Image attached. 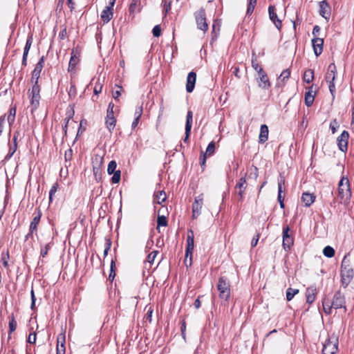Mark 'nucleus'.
Here are the masks:
<instances>
[{"mask_svg": "<svg viewBox=\"0 0 354 354\" xmlns=\"http://www.w3.org/2000/svg\"><path fill=\"white\" fill-rule=\"evenodd\" d=\"M162 6L166 16L171 8V0H162Z\"/></svg>", "mask_w": 354, "mask_h": 354, "instance_id": "42", "label": "nucleus"}, {"mask_svg": "<svg viewBox=\"0 0 354 354\" xmlns=\"http://www.w3.org/2000/svg\"><path fill=\"white\" fill-rule=\"evenodd\" d=\"M114 104L113 102H110L108 105V108H107V111H106V115L105 117V118H115L114 116V111H113V109H114Z\"/></svg>", "mask_w": 354, "mask_h": 354, "instance_id": "47", "label": "nucleus"}, {"mask_svg": "<svg viewBox=\"0 0 354 354\" xmlns=\"http://www.w3.org/2000/svg\"><path fill=\"white\" fill-rule=\"evenodd\" d=\"M327 82L328 83V88H329L330 93H331V95L333 96V99H334L335 95V91H336L334 81L333 82Z\"/></svg>", "mask_w": 354, "mask_h": 354, "instance_id": "63", "label": "nucleus"}, {"mask_svg": "<svg viewBox=\"0 0 354 354\" xmlns=\"http://www.w3.org/2000/svg\"><path fill=\"white\" fill-rule=\"evenodd\" d=\"M194 248V234L191 229L187 230V245L185 249L184 263L187 268L192 264V254Z\"/></svg>", "mask_w": 354, "mask_h": 354, "instance_id": "3", "label": "nucleus"}, {"mask_svg": "<svg viewBox=\"0 0 354 354\" xmlns=\"http://www.w3.org/2000/svg\"><path fill=\"white\" fill-rule=\"evenodd\" d=\"M10 259V253H9L8 250H7L6 252H3L1 253V260H0V268L1 266L3 268H4L7 270L8 273L10 272V264H9Z\"/></svg>", "mask_w": 354, "mask_h": 354, "instance_id": "21", "label": "nucleus"}, {"mask_svg": "<svg viewBox=\"0 0 354 354\" xmlns=\"http://www.w3.org/2000/svg\"><path fill=\"white\" fill-rule=\"evenodd\" d=\"M247 182L245 177H241L236 183L235 189H246Z\"/></svg>", "mask_w": 354, "mask_h": 354, "instance_id": "41", "label": "nucleus"}, {"mask_svg": "<svg viewBox=\"0 0 354 354\" xmlns=\"http://www.w3.org/2000/svg\"><path fill=\"white\" fill-rule=\"evenodd\" d=\"M215 151V143L214 141H212L209 143L206 151L205 153H206L207 156H212Z\"/></svg>", "mask_w": 354, "mask_h": 354, "instance_id": "53", "label": "nucleus"}, {"mask_svg": "<svg viewBox=\"0 0 354 354\" xmlns=\"http://www.w3.org/2000/svg\"><path fill=\"white\" fill-rule=\"evenodd\" d=\"M337 351L338 338L333 335L324 344L322 354H336Z\"/></svg>", "mask_w": 354, "mask_h": 354, "instance_id": "7", "label": "nucleus"}, {"mask_svg": "<svg viewBox=\"0 0 354 354\" xmlns=\"http://www.w3.org/2000/svg\"><path fill=\"white\" fill-rule=\"evenodd\" d=\"M323 254L326 257L331 258L335 255V250L332 247L328 245L324 248Z\"/></svg>", "mask_w": 354, "mask_h": 354, "instance_id": "43", "label": "nucleus"}, {"mask_svg": "<svg viewBox=\"0 0 354 354\" xmlns=\"http://www.w3.org/2000/svg\"><path fill=\"white\" fill-rule=\"evenodd\" d=\"M16 328H17V322L15 320V317H14L13 315H12L10 318V321H9L10 332L12 333V332L15 331Z\"/></svg>", "mask_w": 354, "mask_h": 354, "instance_id": "58", "label": "nucleus"}, {"mask_svg": "<svg viewBox=\"0 0 354 354\" xmlns=\"http://www.w3.org/2000/svg\"><path fill=\"white\" fill-rule=\"evenodd\" d=\"M145 309L147 310L145 318L147 320H149V322H151L153 309L151 306H147Z\"/></svg>", "mask_w": 354, "mask_h": 354, "instance_id": "60", "label": "nucleus"}, {"mask_svg": "<svg viewBox=\"0 0 354 354\" xmlns=\"http://www.w3.org/2000/svg\"><path fill=\"white\" fill-rule=\"evenodd\" d=\"M313 50L316 56H319L323 51L324 39L319 37H314L312 39Z\"/></svg>", "mask_w": 354, "mask_h": 354, "instance_id": "18", "label": "nucleus"}, {"mask_svg": "<svg viewBox=\"0 0 354 354\" xmlns=\"http://www.w3.org/2000/svg\"><path fill=\"white\" fill-rule=\"evenodd\" d=\"M59 185L57 183H55L53 185V186L50 188V192H49V202L51 203L53 201V197L54 194L57 192L58 189Z\"/></svg>", "mask_w": 354, "mask_h": 354, "instance_id": "52", "label": "nucleus"}, {"mask_svg": "<svg viewBox=\"0 0 354 354\" xmlns=\"http://www.w3.org/2000/svg\"><path fill=\"white\" fill-rule=\"evenodd\" d=\"M193 122V112L190 110L187 111L186 116V123H185V136L183 139L185 143L189 144V138L191 134V130Z\"/></svg>", "mask_w": 354, "mask_h": 354, "instance_id": "13", "label": "nucleus"}, {"mask_svg": "<svg viewBox=\"0 0 354 354\" xmlns=\"http://www.w3.org/2000/svg\"><path fill=\"white\" fill-rule=\"evenodd\" d=\"M339 124H338V122L337 120V119H333L330 123V129L332 131V133H336L337 129L339 128Z\"/></svg>", "mask_w": 354, "mask_h": 354, "instance_id": "56", "label": "nucleus"}, {"mask_svg": "<svg viewBox=\"0 0 354 354\" xmlns=\"http://www.w3.org/2000/svg\"><path fill=\"white\" fill-rule=\"evenodd\" d=\"M319 15L324 18L326 21H328L331 14V8L329 3L326 1L323 0L319 2Z\"/></svg>", "mask_w": 354, "mask_h": 354, "instance_id": "15", "label": "nucleus"}, {"mask_svg": "<svg viewBox=\"0 0 354 354\" xmlns=\"http://www.w3.org/2000/svg\"><path fill=\"white\" fill-rule=\"evenodd\" d=\"M299 292V289H288L286 292V298L288 301H290L295 295Z\"/></svg>", "mask_w": 354, "mask_h": 354, "instance_id": "54", "label": "nucleus"}, {"mask_svg": "<svg viewBox=\"0 0 354 354\" xmlns=\"http://www.w3.org/2000/svg\"><path fill=\"white\" fill-rule=\"evenodd\" d=\"M117 123V120L115 118H105V125L107 128L108 131L112 133L113 131L114 130L115 125Z\"/></svg>", "mask_w": 354, "mask_h": 354, "instance_id": "31", "label": "nucleus"}, {"mask_svg": "<svg viewBox=\"0 0 354 354\" xmlns=\"http://www.w3.org/2000/svg\"><path fill=\"white\" fill-rule=\"evenodd\" d=\"M71 55V56L68 64V72H73L75 71L76 66L79 64L80 60V48L78 46L73 48Z\"/></svg>", "mask_w": 354, "mask_h": 354, "instance_id": "10", "label": "nucleus"}, {"mask_svg": "<svg viewBox=\"0 0 354 354\" xmlns=\"http://www.w3.org/2000/svg\"><path fill=\"white\" fill-rule=\"evenodd\" d=\"M317 295V289H307L306 292V302L308 304H312L315 299Z\"/></svg>", "mask_w": 354, "mask_h": 354, "instance_id": "33", "label": "nucleus"}, {"mask_svg": "<svg viewBox=\"0 0 354 354\" xmlns=\"http://www.w3.org/2000/svg\"><path fill=\"white\" fill-rule=\"evenodd\" d=\"M140 6V0H132L129 8V13L133 15L136 12H139Z\"/></svg>", "mask_w": 354, "mask_h": 354, "instance_id": "34", "label": "nucleus"}, {"mask_svg": "<svg viewBox=\"0 0 354 354\" xmlns=\"http://www.w3.org/2000/svg\"><path fill=\"white\" fill-rule=\"evenodd\" d=\"M112 245V241L110 239H105L104 249V258H105Z\"/></svg>", "mask_w": 354, "mask_h": 354, "instance_id": "49", "label": "nucleus"}, {"mask_svg": "<svg viewBox=\"0 0 354 354\" xmlns=\"http://www.w3.org/2000/svg\"><path fill=\"white\" fill-rule=\"evenodd\" d=\"M113 17V9H111L108 7H106L104 10H103L100 15V18L104 22V24H107Z\"/></svg>", "mask_w": 354, "mask_h": 354, "instance_id": "26", "label": "nucleus"}, {"mask_svg": "<svg viewBox=\"0 0 354 354\" xmlns=\"http://www.w3.org/2000/svg\"><path fill=\"white\" fill-rule=\"evenodd\" d=\"M268 14L270 19L273 22L275 27L280 31L282 28V21L278 18L274 6L271 5L268 7Z\"/></svg>", "mask_w": 354, "mask_h": 354, "instance_id": "14", "label": "nucleus"}, {"mask_svg": "<svg viewBox=\"0 0 354 354\" xmlns=\"http://www.w3.org/2000/svg\"><path fill=\"white\" fill-rule=\"evenodd\" d=\"M203 205V194H201L196 197L192 204V218L196 219L201 214Z\"/></svg>", "mask_w": 354, "mask_h": 354, "instance_id": "11", "label": "nucleus"}, {"mask_svg": "<svg viewBox=\"0 0 354 354\" xmlns=\"http://www.w3.org/2000/svg\"><path fill=\"white\" fill-rule=\"evenodd\" d=\"M142 113H143L142 106L141 105V106H137L135 109V113H134L135 118L140 119V118L142 115Z\"/></svg>", "mask_w": 354, "mask_h": 354, "instance_id": "62", "label": "nucleus"}, {"mask_svg": "<svg viewBox=\"0 0 354 354\" xmlns=\"http://www.w3.org/2000/svg\"><path fill=\"white\" fill-rule=\"evenodd\" d=\"M269 129L266 124H261L260 127V133L259 136V142L265 143L268 139Z\"/></svg>", "mask_w": 354, "mask_h": 354, "instance_id": "24", "label": "nucleus"}, {"mask_svg": "<svg viewBox=\"0 0 354 354\" xmlns=\"http://www.w3.org/2000/svg\"><path fill=\"white\" fill-rule=\"evenodd\" d=\"M168 225L167 218L165 216L158 215L157 218V230L159 231L160 227H166Z\"/></svg>", "mask_w": 354, "mask_h": 354, "instance_id": "39", "label": "nucleus"}, {"mask_svg": "<svg viewBox=\"0 0 354 354\" xmlns=\"http://www.w3.org/2000/svg\"><path fill=\"white\" fill-rule=\"evenodd\" d=\"M337 75V68L334 63H331L328 67L325 76L326 82H333Z\"/></svg>", "mask_w": 354, "mask_h": 354, "instance_id": "22", "label": "nucleus"}, {"mask_svg": "<svg viewBox=\"0 0 354 354\" xmlns=\"http://www.w3.org/2000/svg\"><path fill=\"white\" fill-rule=\"evenodd\" d=\"M219 290V297L227 300L230 296V289H218Z\"/></svg>", "mask_w": 354, "mask_h": 354, "instance_id": "45", "label": "nucleus"}, {"mask_svg": "<svg viewBox=\"0 0 354 354\" xmlns=\"http://www.w3.org/2000/svg\"><path fill=\"white\" fill-rule=\"evenodd\" d=\"M112 174H113V175L111 180V183L113 184H117V183H120V178H121L120 170L118 169V170H117V171L113 172Z\"/></svg>", "mask_w": 354, "mask_h": 354, "instance_id": "46", "label": "nucleus"}, {"mask_svg": "<svg viewBox=\"0 0 354 354\" xmlns=\"http://www.w3.org/2000/svg\"><path fill=\"white\" fill-rule=\"evenodd\" d=\"M345 299L344 297L341 294L340 291H337L334 295L333 300L332 302V306L335 308H345Z\"/></svg>", "mask_w": 354, "mask_h": 354, "instance_id": "17", "label": "nucleus"}, {"mask_svg": "<svg viewBox=\"0 0 354 354\" xmlns=\"http://www.w3.org/2000/svg\"><path fill=\"white\" fill-rule=\"evenodd\" d=\"M72 157H73V150H72V149L69 148L65 151V153H64L65 162H70L71 160H72ZM71 165V163H69V165Z\"/></svg>", "mask_w": 354, "mask_h": 354, "instance_id": "59", "label": "nucleus"}, {"mask_svg": "<svg viewBox=\"0 0 354 354\" xmlns=\"http://www.w3.org/2000/svg\"><path fill=\"white\" fill-rule=\"evenodd\" d=\"M286 180L285 178L282 176L280 177V178L278 180V196L277 200L280 204V207L281 208H284V196H282V192L285 190L286 186H285Z\"/></svg>", "mask_w": 354, "mask_h": 354, "instance_id": "16", "label": "nucleus"}, {"mask_svg": "<svg viewBox=\"0 0 354 354\" xmlns=\"http://www.w3.org/2000/svg\"><path fill=\"white\" fill-rule=\"evenodd\" d=\"M41 216L42 213L40 207H37L32 214V218L29 226V232L25 236L26 241L28 240L29 238H32L34 234L37 235Z\"/></svg>", "mask_w": 354, "mask_h": 354, "instance_id": "4", "label": "nucleus"}, {"mask_svg": "<svg viewBox=\"0 0 354 354\" xmlns=\"http://www.w3.org/2000/svg\"><path fill=\"white\" fill-rule=\"evenodd\" d=\"M40 90L39 85H32V88L28 91V97L30 100L32 113L39 107L41 100Z\"/></svg>", "mask_w": 354, "mask_h": 354, "instance_id": "5", "label": "nucleus"}, {"mask_svg": "<svg viewBox=\"0 0 354 354\" xmlns=\"http://www.w3.org/2000/svg\"><path fill=\"white\" fill-rule=\"evenodd\" d=\"M158 252L157 250H153L151 252H150L147 257V261L152 264L158 254Z\"/></svg>", "mask_w": 354, "mask_h": 354, "instance_id": "57", "label": "nucleus"}, {"mask_svg": "<svg viewBox=\"0 0 354 354\" xmlns=\"http://www.w3.org/2000/svg\"><path fill=\"white\" fill-rule=\"evenodd\" d=\"M259 80H258L259 86L263 89H268L270 87V82L267 73L263 71L259 73Z\"/></svg>", "mask_w": 354, "mask_h": 354, "instance_id": "23", "label": "nucleus"}, {"mask_svg": "<svg viewBox=\"0 0 354 354\" xmlns=\"http://www.w3.org/2000/svg\"><path fill=\"white\" fill-rule=\"evenodd\" d=\"M152 32L154 37H160L161 35V28L160 25L155 26L152 30Z\"/></svg>", "mask_w": 354, "mask_h": 354, "instance_id": "64", "label": "nucleus"}, {"mask_svg": "<svg viewBox=\"0 0 354 354\" xmlns=\"http://www.w3.org/2000/svg\"><path fill=\"white\" fill-rule=\"evenodd\" d=\"M290 76V71L289 68L283 70L280 76L278 78L277 84L280 86H283L286 82V81L289 79Z\"/></svg>", "mask_w": 354, "mask_h": 354, "instance_id": "29", "label": "nucleus"}, {"mask_svg": "<svg viewBox=\"0 0 354 354\" xmlns=\"http://www.w3.org/2000/svg\"><path fill=\"white\" fill-rule=\"evenodd\" d=\"M53 245V242H50L47 244H46L44 246H42L40 249V258H45L48 251L50 250L52 245Z\"/></svg>", "mask_w": 354, "mask_h": 354, "instance_id": "40", "label": "nucleus"}, {"mask_svg": "<svg viewBox=\"0 0 354 354\" xmlns=\"http://www.w3.org/2000/svg\"><path fill=\"white\" fill-rule=\"evenodd\" d=\"M313 92L314 91H313V86H312L309 88V90L308 91H306L305 93L304 102H305V104L308 107L312 106V104H313V102L315 100V94L313 93Z\"/></svg>", "mask_w": 354, "mask_h": 354, "instance_id": "28", "label": "nucleus"}, {"mask_svg": "<svg viewBox=\"0 0 354 354\" xmlns=\"http://www.w3.org/2000/svg\"><path fill=\"white\" fill-rule=\"evenodd\" d=\"M124 92L122 86L115 84L112 91V96L115 100H118L121 94Z\"/></svg>", "mask_w": 354, "mask_h": 354, "instance_id": "35", "label": "nucleus"}, {"mask_svg": "<svg viewBox=\"0 0 354 354\" xmlns=\"http://www.w3.org/2000/svg\"><path fill=\"white\" fill-rule=\"evenodd\" d=\"M282 238L283 248L286 251L290 250L292 246H293L294 245L295 238L294 233L292 231L290 230L288 225H284L283 226Z\"/></svg>", "mask_w": 354, "mask_h": 354, "instance_id": "6", "label": "nucleus"}, {"mask_svg": "<svg viewBox=\"0 0 354 354\" xmlns=\"http://www.w3.org/2000/svg\"><path fill=\"white\" fill-rule=\"evenodd\" d=\"M229 286V281L225 277H220L217 288H227Z\"/></svg>", "mask_w": 354, "mask_h": 354, "instance_id": "50", "label": "nucleus"}, {"mask_svg": "<svg viewBox=\"0 0 354 354\" xmlns=\"http://www.w3.org/2000/svg\"><path fill=\"white\" fill-rule=\"evenodd\" d=\"M219 31H220V25L216 21H214L212 25V38H214V37L216 38L217 35Z\"/></svg>", "mask_w": 354, "mask_h": 354, "instance_id": "55", "label": "nucleus"}, {"mask_svg": "<svg viewBox=\"0 0 354 354\" xmlns=\"http://www.w3.org/2000/svg\"><path fill=\"white\" fill-rule=\"evenodd\" d=\"M348 256H344L341 264L342 283L345 287L351 284L354 277V270Z\"/></svg>", "mask_w": 354, "mask_h": 354, "instance_id": "2", "label": "nucleus"}, {"mask_svg": "<svg viewBox=\"0 0 354 354\" xmlns=\"http://www.w3.org/2000/svg\"><path fill=\"white\" fill-rule=\"evenodd\" d=\"M194 17L197 28L205 32L208 30L205 10L203 8H200L194 13Z\"/></svg>", "mask_w": 354, "mask_h": 354, "instance_id": "8", "label": "nucleus"}, {"mask_svg": "<svg viewBox=\"0 0 354 354\" xmlns=\"http://www.w3.org/2000/svg\"><path fill=\"white\" fill-rule=\"evenodd\" d=\"M73 114H74V111H73V113H70L68 115V117L66 118L65 120H64L65 124H64V125L63 127V131H64L65 135H66V133H67V127H68L69 121L73 118Z\"/></svg>", "mask_w": 354, "mask_h": 354, "instance_id": "61", "label": "nucleus"}, {"mask_svg": "<svg viewBox=\"0 0 354 354\" xmlns=\"http://www.w3.org/2000/svg\"><path fill=\"white\" fill-rule=\"evenodd\" d=\"M315 198L313 194L304 192L301 196V201L306 207H310L315 202Z\"/></svg>", "mask_w": 354, "mask_h": 354, "instance_id": "27", "label": "nucleus"}, {"mask_svg": "<svg viewBox=\"0 0 354 354\" xmlns=\"http://www.w3.org/2000/svg\"><path fill=\"white\" fill-rule=\"evenodd\" d=\"M16 140L17 139L15 137L13 138V144L10 145L8 153V154L5 157L6 160H9L13 156V154L15 153V151H17V143L16 142Z\"/></svg>", "mask_w": 354, "mask_h": 354, "instance_id": "37", "label": "nucleus"}, {"mask_svg": "<svg viewBox=\"0 0 354 354\" xmlns=\"http://www.w3.org/2000/svg\"><path fill=\"white\" fill-rule=\"evenodd\" d=\"M167 199V195L165 191H158L153 194V203L161 204L165 202Z\"/></svg>", "mask_w": 354, "mask_h": 354, "instance_id": "30", "label": "nucleus"}, {"mask_svg": "<svg viewBox=\"0 0 354 354\" xmlns=\"http://www.w3.org/2000/svg\"><path fill=\"white\" fill-rule=\"evenodd\" d=\"M323 308H324V312L326 313V314H330V310H331V308H333L332 306V303L330 304V301L329 300H327V299H324L323 301Z\"/></svg>", "mask_w": 354, "mask_h": 354, "instance_id": "48", "label": "nucleus"}, {"mask_svg": "<svg viewBox=\"0 0 354 354\" xmlns=\"http://www.w3.org/2000/svg\"><path fill=\"white\" fill-rule=\"evenodd\" d=\"M116 275V265H115V260L112 259L111 262V266H110V273L109 275L108 280L111 283V286H113L112 283Z\"/></svg>", "mask_w": 354, "mask_h": 354, "instance_id": "32", "label": "nucleus"}, {"mask_svg": "<svg viewBox=\"0 0 354 354\" xmlns=\"http://www.w3.org/2000/svg\"><path fill=\"white\" fill-rule=\"evenodd\" d=\"M304 81L306 83H310L314 79V71L312 69L306 70L304 74Z\"/></svg>", "mask_w": 354, "mask_h": 354, "instance_id": "38", "label": "nucleus"}, {"mask_svg": "<svg viewBox=\"0 0 354 354\" xmlns=\"http://www.w3.org/2000/svg\"><path fill=\"white\" fill-rule=\"evenodd\" d=\"M252 67L258 73H263L264 71L263 69V68L261 67V66L260 65L259 61H258V59L256 56H254V55H252Z\"/></svg>", "mask_w": 354, "mask_h": 354, "instance_id": "36", "label": "nucleus"}, {"mask_svg": "<svg viewBox=\"0 0 354 354\" xmlns=\"http://www.w3.org/2000/svg\"><path fill=\"white\" fill-rule=\"evenodd\" d=\"M117 162L115 160L109 162L107 167V172L109 174H112L113 172L117 171Z\"/></svg>", "mask_w": 354, "mask_h": 354, "instance_id": "51", "label": "nucleus"}, {"mask_svg": "<svg viewBox=\"0 0 354 354\" xmlns=\"http://www.w3.org/2000/svg\"><path fill=\"white\" fill-rule=\"evenodd\" d=\"M257 5V1H248L247 10H246V15H250L254 12V10L255 8V6Z\"/></svg>", "mask_w": 354, "mask_h": 354, "instance_id": "44", "label": "nucleus"}, {"mask_svg": "<svg viewBox=\"0 0 354 354\" xmlns=\"http://www.w3.org/2000/svg\"><path fill=\"white\" fill-rule=\"evenodd\" d=\"M338 197L340 203L348 205L352 196L351 184L348 178L343 176L338 183Z\"/></svg>", "mask_w": 354, "mask_h": 354, "instance_id": "1", "label": "nucleus"}, {"mask_svg": "<svg viewBox=\"0 0 354 354\" xmlns=\"http://www.w3.org/2000/svg\"><path fill=\"white\" fill-rule=\"evenodd\" d=\"M349 133L347 131L344 130L337 138V142L339 149L342 152H346L348 150Z\"/></svg>", "mask_w": 354, "mask_h": 354, "instance_id": "12", "label": "nucleus"}, {"mask_svg": "<svg viewBox=\"0 0 354 354\" xmlns=\"http://www.w3.org/2000/svg\"><path fill=\"white\" fill-rule=\"evenodd\" d=\"M32 41H33L32 35H29L28 36L24 50V54H23V58H22V65L24 66H26V65H27L28 55V52L31 48V46L32 44Z\"/></svg>", "mask_w": 354, "mask_h": 354, "instance_id": "20", "label": "nucleus"}, {"mask_svg": "<svg viewBox=\"0 0 354 354\" xmlns=\"http://www.w3.org/2000/svg\"><path fill=\"white\" fill-rule=\"evenodd\" d=\"M196 81V73L192 71L188 73L186 83V91L187 93H192L194 88Z\"/></svg>", "mask_w": 354, "mask_h": 354, "instance_id": "19", "label": "nucleus"}, {"mask_svg": "<svg viewBox=\"0 0 354 354\" xmlns=\"http://www.w3.org/2000/svg\"><path fill=\"white\" fill-rule=\"evenodd\" d=\"M44 62H45V57L44 56H42L39 62L37 63V64L35 66L34 70L32 72V76L30 79V82L33 85H39V79L40 77V74L44 68Z\"/></svg>", "mask_w": 354, "mask_h": 354, "instance_id": "9", "label": "nucleus"}, {"mask_svg": "<svg viewBox=\"0 0 354 354\" xmlns=\"http://www.w3.org/2000/svg\"><path fill=\"white\" fill-rule=\"evenodd\" d=\"M65 335L60 334L57 337V354H65Z\"/></svg>", "mask_w": 354, "mask_h": 354, "instance_id": "25", "label": "nucleus"}]
</instances>
